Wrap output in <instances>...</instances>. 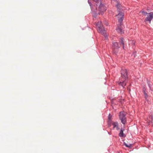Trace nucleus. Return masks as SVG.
Listing matches in <instances>:
<instances>
[{"label":"nucleus","mask_w":153,"mask_h":153,"mask_svg":"<svg viewBox=\"0 0 153 153\" xmlns=\"http://www.w3.org/2000/svg\"><path fill=\"white\" fill-rule=\"evenodd\" d=\"M121 74L120 79V81L117 82L118 84L120 86H121L123 88H125L128 81V72L126 69H122L120 71Z\"/></svg>","instance_id":"f257e3e1"},{"label":"nucleus","mask_w":153,"mask_h":153,"mask_svg":"<svg viewBox=\"0 0 153 153\" xmlns=\"http://www.w3.org/2000/svg\"><path fill=\"white\" fill-rule=\"evenodd\" d=\"M113 48H119L120 47L118 46V43L117 42H115L113 43Z\"/></svg>","instance_id":"9b49d317"},{"label":"nucleus","mask_w":153,"mask_h":153,"mask_svg":"<svg viewBox=\"0 0 153 153\" xmlns=\"http://www.w3.org/2000/svg\"><path fill=\"white\" fill-rule=\"evenodd\" d=\"M98 10L100 12V13H98V14H101L102 15L103 13L106 10V8L104 4H102L100 5L98 7Z\"/></svg>","instance_id":"39448f33"},{"label":"nucleus","mask_w":153,"mask_h":153,"mask_svg":"<svg viewBox=\"0 0 153 153\" xmlns=\"http://www.w3.org/2000/svg\"><path fill=\"white\" fill-rule=\"evenodd\" d=\"M136 55V51L134 52L132 55V56L134 58L135 57Z\"/></svg>","instance_id":"5701e85b"},{"label":"nucleus","mask_w":153,"mask_h":153,"mask_svg":"<svg viewBox=\"0 0 153 153\" xmlns=\"http://www.w3.org/2000/svg\"><path fill=\"white\" fill-rule=\"evenodd\" d=\"M111 121L108 120V127H110L111 125Z\"/></svg>","instance_id":"4be33fe9"},{"label":"nucleus","mask_w":153,"mask_h":153,"mask_svg":"<svg viewBox=\"0 0 153 153\" xmlns=\"http://www.w3.org/2000/svg\"><path fill=\"white\" fill-rule=\"evenodd\" d=\"M116 16H118V18H119L118 21L120 23L118 25L116 30L118 32L121 34L123 33H124V31L122 29V23L123 20L124 15L123 13H120L118 14Z\"/></svg>","instance_id":"f03ea898"},{"label":"nucleus","mask_w":153,"mask_h":153,"mask_svg":"<svg viewBox=\"0 0 153 153\" xmlns=\"http://www.w3.org/2000/svg\"><path fill=\"white\" fill-rule=\"evenodd\" d=\"M119 48H113V52L115 55H117L118 52Z\"/></svg>","instance_id":"f8f14e48"},{"label":"nucleus","mask_w":153,"mask_h":153,"mask_svg":"<svg viewBox=\"0 0 153 153\" xmlns=\"http://www.w3.org/2000/svg\"><path fill=\"white\" fill-rule=\"evenodd\" d=\"M112 125L113 126V129H114L115 128L117 130H119L120 129L119 126L117 122H112Z\"/></svg>","instance_id":"423d86ee"},{"label":"nucleus","mask_w":153,"mask_h":153,"mask_svg":"<svg viewBox=\"0 0 153 153\" xmlns=\"http://www.w3.org/2000/svg\"><path fill=\"white\" fill-rule=\"evenodd\" d=\"M147 84L150 90L152 91V85L151 84V83L148 80H147Z\"/></svg>","instance_id":"4468645a"},{"label":"nucleus","mask_w":153,"mask_h":153,"mask_svg":"<svg viewBox=\"0 0 153 153\" xmlns=\"http://www.w3.org/2000/svg\"><path fill=\"white\" fill-rule=\"evenodd\" d=\"M126 114L123 111H121L119 115V119L123 124L125 125L126 122Z\"/></svg>","instance_id":"20e7f679"},{"label":"nucleus","mask_w":153,"mask_h":153,"mask_svg":"<svg viewBox=\"0 0 153 153\" xmlns=\"http://www.w3.org/2000/svg\"><path fill=\"white\" fill-rule=\"evenodd\" d=\"M98 30L100 33L102 34H104L106 32L105 29L103 26H102L98 28Z\"/></svg>","instance_id":"0eeeda50"},{"label":"nucleus","mask_w":153,"mask_h":153,"mask_svg":"<svg viewBox=\"0 0 153 153\" xmlns=\"http://www.w3.org/2000/svg\"><path fill=\"white\" fill-rule=\"evenodd\" d=\"M141 12L145 16H146L147 14H149V15L148 16L145 18V21H149V23L150 24L151 23V20L153 18V13L152 12L148 13L144 10H142Z\"/></svg>","instance_id":"7ed1b4c3"},{"label":"nucleus","mask_w":153,"mask_h":153,"mask_svg":"<svg viewBox=\"0 0 153 153\" xmlns=\"http://www.w3.org/2000/svg\"><path fill=\"white\" fill-rule=\"evenodd\" d=\"M112 117V115L110 114H109L108 117V120L111 121V118Z\"/></svg>","instance_id":"aec40b11"},{"label":"nucleus","mask_w":153,"mask_h":153,"mask_svg":"<svg viewBox=\"0 0 153 153\" xmlns=\"http://www.w3.org/2000/svg\"><path fill=\"white\" fill-rule=\"evenodd\" d=\"M116 6L117 8V11L118 12H119V13L118 14L120 13H123L124 15V14L123 13H122L121 11H120V6H121V4H120L119 3V2H117V4L116 5Z\"/></svg>","instance_id":"1a4fd4ad"},{"label":"nucleus","mask_w":153,"mask_h":153,"mask_svg":"<svg viewBox=\"0 0 153 153\" xmlns=\"http://www.w3.org/2000/svg\"><path fill=\"white\" fill-rule=\"evenodd\" d=\"M123 144L124 145H125L126 147H127V146H128V144H127V143H126L125 142H123Z\"/></svg>","instance_id":"393cba45"},{"label":"nucleus","mask_w":153,"mask_h":153,"mask_svg":"<svg viewBox=\"0 0 153 153\" xmlns=\"http://www.w3.org/2000/svg\"><path fill=\"white\" fill-rule=\"evenodd\" d=\"M88 3L90 6L91 10L92 11V10H93V8L92 6L91 2L89 0H88Z\"/></svg>","instance_id":"6ab92c4d"},{"label":"nucleus","mask_w":153,"mask_h":153,"mask_svg":"<svg viewBox=\"0 0 153 153\" xmlns=\"http://www.w3.org/2000/svg\"><path fill=\"white\" fill-rule=\"evenodd\" d=\"M94 1L95 2L97 6L102 4L101 0H94Z\"/></svg>","instance_id":"9d476101"},{"label":"nucleus","mask_w":153,"mask_h":153,"mask_svg":"<svg viewBox=\"0 0 153 153\" xmlns=\"http://www.w3.org/2000/svg\"><path fill=\"white\" fill-rule=\"evenodd\" d=\"M108 133L109 134L111 135V134L110 132H108Z\"/></svg>","instance_id":"a878e982"},{"label":"nucleus","mask_w":153,"mask_h":153,"mask_svg":"<svg viewBox=\"0 0 153 153\" xmlns=\"http://www.w3.org/2000/svg\"><path fill=\"white\" fill-rule=\"evenodd\" d=\"M120 40L121 41V43L122 44L123 48H124V42L123 38H120Z\"/></svg>","instance_id":"f3484780"},{"label":"nucleus","mask_w":153,"mask_h":153,"mask_svg":"<svg viewBox=\"0 0 153 153\" xmlns=\"http://www.w3.org/2000/svg\"><path fill=\"white\" fill-rule=\"evenodd\" d=\"M143 92L144 93V94L145 96V98L146 100L147 99V97H148V95L146 93V89L145 88H143Z\"/></svg>","instance_id":"ddd939ff"},{"label":"nucleus","mask_w":153,"mask_h":153,"mask_svg":"<svg viewBox=\"0 0 153 153\" xmlns=\"http://www.w3.org/2000/svg\"><path fill=\"white\" fill-rule=\"evenodd\" d=\"M149 118H151L152 119V120L150 121V120H149V124L150 123H151L152 124V126L153 127V116H150L149 117Z\"/></svg>","instance_id":"a211bd4d"},{"label":"nucleus","mask_w":153,"mask_h":153,"mask_svg":"<svg viewBox=\"0 0 153 153\" xmlns=\"http://www.w3.org/2000/svg\"><path fill=\"white\" fill-rule=\"evenodd\" d=\"M91 11L93 14V17L94 18H96L97 15V13L95 11H93V10Z\"/></svg>","instance_id":"2eb2a0df"},{"label":"nucleus","mask_w":153,"mask_h":153,"mask_svg":"<svg viewBox=\"0 0 153 153\" xmlns=\"http://www.w3.org/2000/svg\"><path fill=\"white\" fill-rule=\"evenodd\" d=\"M132 144H129V145H128L127 147H128L129 148H132L131 145Z\"/></svg>","instance_id":"b1692460"},{"label":"nucleus","mask_w":153,"mask_h":153,"mask_svg":"<svg viewBox=\"0 0 153 153\" xmlns=\"http://www.w3.org/2000/svg\"><path fill=\"white\" fill-rule=\"evenodd\" d=\"M102 34L105 37V39L107 40L108 38V36L106 34V32H105V33H104V34Z\"/></svg>","instance_id":"412c9836"},{"label":"nucleus","mask_w":153,"mask_h":153,"mask_svg":"<svg viewBox=\"0 0 153 153\" xmlns=\"http://www.w3.org/2000/svg\"><path fill=\"white\" fill-rule=\"evenodd\" d=\"M96 25L98 27V28L99 27H100L102 26L101 24V21L97 22L96 23Z\"/></svg>","instance_id":"dca6fc26"},{"label":"nucleus","mask_w":153,"mask_h":153,"mask_svg":"<svg viewBox=\"0 0 153 153\" xmlns=\"http://www.w3.org/2000/svg\"><path fill=\"white\" fill-rule=\"evenodd\" d=\"M124 131V129H121L119 135V137H126L125 134L123 133V131Z\"/></svg>","instance_id":"6e6552de"}]
</instances>
